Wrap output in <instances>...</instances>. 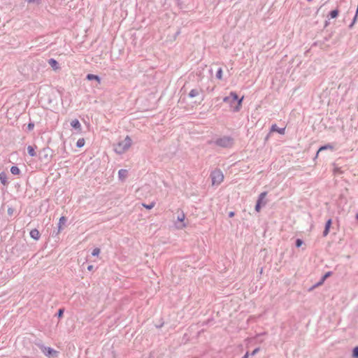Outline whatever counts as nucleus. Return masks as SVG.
I'll use <instances>...</instances> for the list:
<instances>
[{
	"instance_id": "1a4fd4ad",
	"label": "nucleus",
	"mask_w": 358,
	"mask_h": 358,
	"mask_svg": "<svg viewBox=\"0 0 358 358\" xmlns=\"http://www.w3.org/2000/svg\"><path fill=\"white\" fill-rule=\"evenodd\" d=\"M0 182L4 186H7L8 185L7 174L4 171L0 173Z\"/></svg>"
},
{
	"instance_id": "f257e3e1",
	"label": "nucleus",
	"mask_w": 358,
	"mask_h": 358,
	"mask_svg": "<svg viewBox=\"0 0 358 358\" xmlns=\"http://www.w3.org/2000/svg\"><path fill=\"white\" fill-rule=\"evenodd\" d=\"M243 98L244 97L242 96L240 99H238V95L235 92H231L229 96L224 98L223 101L224 102L229 103V104H232L233 101H238L237 105L233 108L234 111L238 112L240 110L242 106Z\"/></svg>"
},
{
	"instance_id": "58836bf2",
	"label": "nucleus",
	"mask_w": 358,
	"mask_h": 358,
	"mask_svg": "<svg viewBox=\"0 0 358 358\" xmlns=\"http://www.w3.org/2000/svg\"><path fill=\"white\" fill-rule=\"evenodd\" d=\"M229 215L230 217H232L234 216V212H230Z\"/></svg>"
},
{
	"instance_id": "ddd939ff",
	"label": "nucleus",
	"mask_w": 358,
	"mask_h": 358,
	"mask_svg": "<svg viewBox=\"0 0 358 358\" xmlns=\"http://www.w3.org/2000/svg\"><path fill=\"white\" fill-rule=\"evenodd\" d=\"M48 64L54 70H57L59 68L58 62L53 58H51L48 60Z\"/></svg>"
},
{
	"instance_id": "5701e85b",
	"label": "nucleus",
	"mask_w": 358,
	"mask_h": 358,
	"mask_svg": "<svg viewBox=\"0 0 358 358\" xmlns=\"http://www.w3.org/2000/svg\"><path fill=\"white\" fill-rule=\"evenodd\" d=\"M331 275V272L329 271L325 273V275L322 277L321 281L318 283V285H322L324 280L329 276Z\"/></svg>"
},
{
	"instance_id": "473e14b6",
	"label": "nucleus",
	"mask_w": 358,
	"mask_h": 358,
	"mask_svg": "<svg viewBox=\"0 0 358 358\" xmlns=\"http://www.w3.org/2000/svg\"><path fill=\"white\" fill-rule=\"evenodd\" d=\"M261 206L262 205H260L259 202H257V204H256V206H255L256 211H257V212L260 211Z\"/></svg>"
},
{
	"instance_id": "aec40b11",
	"label": "nucleus",
	"mask_w": 358,
	"mask_h": 358,
	"mask_svg": "<svg viewBox=\"0 0 358 358\" xmlns=\"http://www.w3.org/2000/svg\"><path fill=\"white\" fill-rule=\"evenodd\" d=\"M85 143V139L83 138H79L77 141L76 147L78 148H80L84 146Z\"/></svg>"
},
{
	"instance_id": "a878e982",
	"label": "nucleus",
	"mask_w": 358,
	"mask_h": 358,
	"mask_svg": "<svg viewBox=\"0 0 358 358\" xmlns=\"http://www.w3.org/2000/svg\"><path fill=\"white\" fill-rule=\"evenodd\" d=\"M334 148L332 145L328 144V145H326L324 146H322L319 150H318V152L322 151V150H327V149H330V150H332Z\"/></svg>"
},
{
	"instance_id": "c756f323",
	"label": "nucleus",
	"mask_w": 358,
	"mask_h": 358,
	"mask_svg": "<svg viewBox=\"0 0 358 358\" xmlns=\"http://www.w3.org/2000/svg\"><path fill=\"white\" fill-rule=\"evenodd\" d=\"M28 3H34L36 5H39L41 3V0H27Z\"/></svg>"
},
{
	"instance_id": "2eb2a0df",
	"label": "nucleus",
	"mask_w": 358,
	"mask_h": 358,
	"mask_svg": "<svg viewBox=\"0 0 358 358\" xmlns=\"http://www.w3.org/2000/svg\"><path fill=\"white\" fill-rule=\"evenodd\" d=\"M185 218V215L184 213L182 211L178 215L177 220L180 222V227H185V224L184 223V220Z\"/></svg>"
},
{
	"instance_id": "4468645a",
	"label": "nucleus",
	"mask_w": 358,
	"mask_h": 358,
	"mask_svg": "<svg viewBox=\"0 0 358 358\" xmlns=\"http://www.w3.org/2000/svg\"><path fill=\"white\" fill-rule=\"evenodd\" d=\"M271 131L272 132H278L280 134H285V128L279 129L276 124H273L271 127Z\"/></svg>"
},
{
	"instance_id": "20e7f679",
	"label": "nucleus",
	"mask_w": 358,
	"mask_h": 358,
	"mask_svg": "<svg viewBox=\"0 0 358 358\" xmlns=\"http://www.w3.org/2000/svg\"><path fill=\"white\" fill-rule=\"evenodd\" d=\"M210 177L213 185H219L224 180V175L220 170L213 171Z\"/></svg>"
},
{
	"instance_id": "9b49d317",
	"label": "nucleus",
	"mask_w": 358,
	"mask_h": 358,
	"mask_svg": "<svg viewBox=\"0 0 358 358\" xmlns=\"http://www.w3.org/2000/svg\"><path fill=\"white\" fill-rule=\"evenodd\" d=\"M30 236L33 239L38 241L40 238L41 234L38 229H31L30 231Z\"/></svg>"
},
{
	"instance_id": "7c9ffc66",
	"label": "nucleus",
	"mask_w": 358,
	"mask_h": 358,
	"mask_svg": "<svg viewBox=\"0 0 358 358\" xmlns=\"http://www.w3.org/2000/svg\"><path fill=\"white\" fill-rule=\"evenodd\" d=\"M353 357L358 358V347H356L353 350Z\"/></svg>"
},
{
	"instance_id": "423d86ee",
	"label": "nucleus",
	"mask_w": 358,
	"mask_h": 358,
	"mask_svg": "<svg viewBox=\"0 0 358 358\" xmlns=\"http://www.w3.org/2000/svg\"><path fill=\"white\" fill-rule=\"evenodd\" d=\"M215 143L217 145L220 147L229 148L232 146L234 141L229 136H223L217 138L215 141Z\"/></svg>"
},
{
	"instance_id": "4c0bfd02",
	"label": "nucleus",
	"mask_w": 358,
	"mask_h": 358,
	"mask_svg": "<svg viewBox=\"0 0 358 358\" xmlns=\"http://www.w3.org/2000/svg\"><path fill=\"white\" fill-rule=\"evenodd\" d=\"M176 2H177L178 6H180V7L181 8V3H181L180 0H176Z\"/></svg>"
},
{
	"instance_id": "0eeeda50",
	"label": "nucleus",
	"mask_w": 358,
	"mask_h": 358,
	"mask_svg": "<svg viewBox=\"0 0 358 358\" xmlns=\"http://www.w3.org/2000/svg\"><path fill=\"white\" fill-rule=\"evenodd\" d=\"M66 221H67V218L65 216H62L59 218L57 234L60 233L61 230L62 229V226L66 224Z\"/></svg>"
},
{
	"instance_id": "393cba45",
	"label": "nucleus",
	"mask_w": 358,
	"mask_h": 358,
	"mask_svg": "<svg viewBox=\"0 0 358 358\" xmlns=\"http://www.w3.org/2000/svg\"><path fill=\"white\" fill-rule=\"evenodd\" d=\"M34 123L33 122H29L27 126V131H31L34 129Z\"/></svg>"
},
{
	"instance_id": "cd10ccee",
	"label": "nucleus",
	"mask_w": 358,
	"mask_h": 358,
	"mask_svg": "<svg viewBox=\"0 0 358 358\" xmlns=\"http://www.w3.org/2000/svg\"><path fill=\"white\" fill-rule=\"evenodd\" d=\"M216 78L221 80L222 78V69L220 68L216 73Z\"/></svg>"
},
{
	"instance_id": "f704fd0d",
	"label": "nucleus",
	"mask_w": 358,
	"mask_h": 358,
	"mask_svg": "<svg viewBox=\"0 0 358 358\" xmlns=\"http://www.w3.org/2000/svg\"><path fill=\"white\" fill-rule=\"evenodd\" d=\"M259 348H256L252 352V355H255L256 353H257V352L259 351Z\"/></svg>"
},
{
	"instance_id": "9d476101",
	"label": "nucleus",
	"mask_w": 358,
	"mask_h": 358,
	"mask_svg": "<svg viewBox=\"0 0 358 358\" xmlns=\"http://www.w3.org/2000/svg\"><path fill=\"white\" fill-rule=\"evenodd\" d=\"M86 79L87 80H96L98 82L99 84L101 83V78L99 76L95 75V74L88 73L86 76Z\"/></svg>"
},
{
	"instance_id": "412c9836",
	"label": "nucleus",
	"mask_w": 358,
	"mask_h": 358,
	"mask_svg": "<svg viewBox=\"0 0 358 358\" xmlns=\"http://www.w3.org/2000/svg\"><path fill=\"white\" fill-rule=\"evenodd\" d=\"M199 91L196 89H193L189 93V96L192 98V97H194L197 95H199Z\"/></svg>"
},
{
	"instance_id": "bb28decb",
	"label": "nucleus",
	"mask_w": 358,
	"mask_h": 358,
	"mask_svg": "<svg viewBox=\"0 0 358 358\" xmlns=\"http://www.w3.org/2000/svg\"><path fill=\"white\" fill-rule=\"evenodd\" d=\"M338 15V10H334L330 12V16L331 18H336Z\"/></svg>"
},
{
	"instance_id": "4be33fe9",
	"label": "nucleus",
	"mask_w": 358,
	"mask_h": 358,
	"mask_svg": "<svg viewBox=\"0 0 358 358\" xmlns=\"http://www.w3.org/2000/svg\"><path fill=\"white\" fill-rule=\"evenodd\" d=\"M64 308H59L58 310H57V313L55 314V316L58 318V319H60L63 317L64 315Z\"/></svg>"
},
{
	"instance_id": "6e6552de",
	"label": "nucleus",
	"mask_w": 358,
	"mask_h": 358,
	"mask_svg": "<svg viewBox=\"0 0 358 358\" xmlns=\"http://www.w3.org/2000/svg\"><path fill=\"white\" fill-rule=\"evenodd\" d=\"M71 126L76 130L81 131V124L78 119L73 120L71 122Z\"/></svg>"
},
{
	"instance_id": "dca6fc26",
	"label": "nucleus",
	"mask_w": 358,
	"mask_h": 358,
	"mask_svg": "<svg viewBox=\"0 0 358 358\" xmlns=\"http://www.w3.org/2000/svg\"><path fill=\"white\" fill-rule=\"evenodd\" d=\"M331 220L329 219L327 223H326V225H325V229H324V231L323 232V236H326L328 235L329 232V229H330V227H331Z\"/></svg>"
},
{
	"instance_id": "f03ea898",
	"label": "nucleus",
	"mask_w": 358,
	"mask_h": 358,
	"mask_svg": "<svg viewBox=\"0 0 358 358\" xmlns=\"http://www.w3.org/2000/svg\"><path fill=\"white\" fill-rule=\"evenodd\" d=\"M131 143H132L131 138L129 136H127L123 141L119 142L115 145L114 150L118 154L124 153L126 150H127L130 148Z\"/></svg>"
},
{
	"instance_id": "6ab92c4d",
	"label": "nucleus",
	"mask_w": 358,
	"mask_h": 358,
	"mask_svg": "<svg viewBox=\"0 0 358 358\" xmlns=\"http://www.w3.org/2000/svg\"><path fill=\"white\" fill-rule=\"evenodd\" d=\"M266 194H267L266 192H262L260 194V195L259 196V199L257 201V202H259L260 205L265 204V202H264L263 201H264V198L266 197Z\"/></svg>"
},
{
	"instance_id": "ea45409f",
	"label": "nucleus",
	"mask_w": 358,
	"mask_h": 358,
	"mask_svg": "<svg viewBox=\"0 0 358 358\" xmlns=\"http://www.w3.org/2000/svg\"><path fill=\"white\" fill-rule=\"evenodd\" d=\"M248 352H246V354L244 355L243 358H248Z\"/></svg>"
},
{
	"instance_id": "a19ab883",
	"label": "nucleus",
	"mask_w": 358,
	"mask_h": 358,
	"mask_svg": "<svg viewBox=\"0 0 358 358\" xmlns=\"http://www.w3.org/2000/svg\"><path fill=\"white\" fill-rule=\"evenodd\" d=\"M356 218L358 220V213L356 215Z\"/></svg>"
},
{
	"instance_id": "2f4dec72",
	"label": "nucleus",
	"mask_w": 358,
	"mask_h": 358,
	"mask_svg": "<svg viewBox=\"0 0 358 358\" xmlns=\"http://www.w3.org/2000/svg\"><path fill=\"white\" fill-rule=\"evenodd\" d=\"M7 213L10 216H12L14 213V209L13 208L10 207L8 208Z\"/></svg>"
},
{
	"instance_id": "f3484780",
	"label": "nucleus",
	"mask_w": 358,
	"mask_h": 358,
	"mask_svg": "<svg viewBox=\"0 0 358 358\" xmlns=\"http://www.w3.org/2000/svg\"><path fill=\"white\" fill-rule=\"evenodd\" d=\"M35 148L36 147H34L32 145H29L27 147V152H28L29 156H31V157L36 156V152L35 151Z\"/></svg>"
},
{
	"instance_id": "f8f14e48",
	"label": "nucleus",
	"mask_w": 358,
	"mask_h": 358,
	"mask_svg": "<svg viewBox=\"0 0 358 358\" xmlns=\"http://www.w3.org/2000/svg\"><path fill=\"white\" fill-rule=\"evenodd\" d=\"M128 176V171L126 169H120L118 171V177L121 181H124Z\"/></svg>"
},
{
	"instance_id": "e433bc0d",
	"label": "nucleus",
	"mask_w": 358,
	"mask_h": 358,
	"mask_svg": "<svg viewBox=\"0 0 358 358\" xmlns=\"http://www.w3.org/2000/svg\"><path fill=\"white\" fill-rule=\"evenodd\" d=\"M94 266L92 265H89L87 266V270L88 271H92L93 269Z\"/></svg>"
},
{
	"instance_id": "b1692460",
	"label": "nucleus",
	"mask_w": 358,
	"mask_h": 358,
	"mask_svg": "<svg viewBox=\"0 0 358 358\" xmlns=\"http://www.w3.org/2000/svg\"><path fill=\"white\" fill-rule=\"evenodd\" d=\"M155 205V202H154V201L149 204L143 203V206L145 207L148 210H150L152 208H154Z\"/></svg>"
},
{
	"instance_id": "a211bd4d",
	"label": "nucleus",
	"mask_w": 358,
	"mask_h": 358,
	"mask_svg": "<svg viewBox=\"0 0 358 358\" xmlns=\"http://www.w3.org/2000/svg\"><path fill=\"white\" fill-rule=\"evenodd\" d=\"M10 172L15 176H18L21 173L20 169L17 166H13L10 168Z\"/></svg>"
},
{
	"instance_id": "c9c22d12",
	"label": "nucleus",
	"mask_w": 358,
	"mask_h": 358,
	"mask_svg": "<svg viewBox=\"0 0 358 358\" xmlns=\"http://www.w3.org/2000/svg\"><path fill=\"white\" fill-rule=\"evenodd\" d=\"M59 234H57V231L55 230H54L52 233V236L54 237L57 235H58Z\"/></svg>"
},
{
	"instance_id": "39448f33",
	"label": "nucleus",
	"mask_w": 358,
	"mask_h": 358,
	"mask_svg": "<svg viewBox=\"0 0 358 358\" xmlns=\"http://www.w3.org/2000/svg\"><path fill=\"white\" fill-rule=\"evenodd\" d=\"M40 348L43 353L48 358H57L59 356V352L50 347H45L43 345H41Z\"/></svg>"
},
{
	"instance_id": "72a5a7b5",
	"label": "nucleus",
	"mask_w": 358,
	"mask_h": 358,
	"mask_svg": "<svg viewBox=\"0 0 358 358\" xmlns=\"http://www.w3.org/2000/svg\"><path fill=\"white\" fill-rule=\"evenodd\" d=\"M303 243V241L301 239H297L296 241V247H300Z\"/></svg>"
},
{
	"instance_id": "7ed1b4c3",
	"label": "nucleus",
	"mask_w": 358,
	"mask_h": 358,
	"mask_svg": "<svg viewBox=\"0 0 358 358\" xmlns=\"http://www.w3.org/2000/svg\"><path fill=\"white\" fill-rule=\"evenodd\" d=\"M52 155L53 150L49 147L43 148L38 152L39 159L45 164H48L51 161Z\"/></svg>"
},
{
	"instance_id": "c85d7f7f",
	"label": "nucleus",
	"mask_w": 358,
	"mask_h": 358,
	"mask_svg": "<svg viewBox=\"0 0 358 358\" xmlns=\"http://www.w3.org/2000/svg\"><path fill=\"white\" fill-rule=\"evenodd\" d=\"M99 253H100V249L98 248H96L93 250L92 255V256H98Z\"/></svg>"
}]
</instances>
